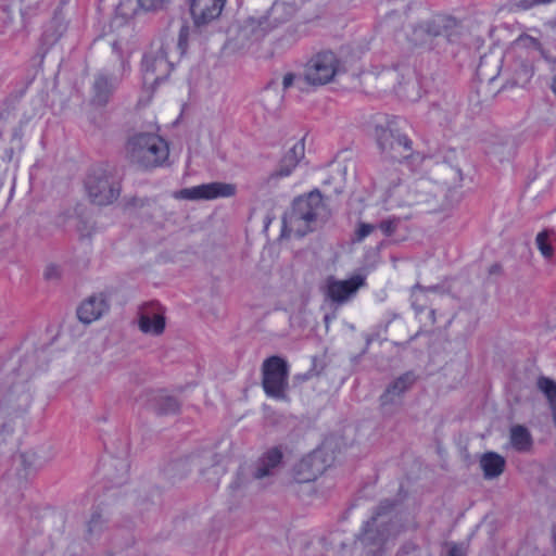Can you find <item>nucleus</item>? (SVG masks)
Masks as SVG:
<instances>
[{
	"mask_svg": "<svg viewBox=\"0 0 556 556\" xmlns=\"http://www.w3.org/2000/svg\"><path fill=\"white\" fill-rule=\"evenodd\" d=\"M323 210L320 192L312 191L306 195L299 197L294 200L291 210L283 216L281 235L283 237L305 236L313 230Z\"/></svg>",
	"mask_w": 556,
	"mask_h": 556,
	"instance_id": "f257e3e1",
	"label": "nucleus"
},
{
	"mask_svg": "<svg viewBox=\"0 0 556 556\" xmlns=\"http://www.w3.org/2000/svg\"><path fill=\"white\" fill-rule=\"evenodd\" d=\"M126 155L130 162L151 168L161 166L168 159L167 142L155 132H138L126 143Z\"/></svg>",
	"mask_w": 556,
	"mask_h": 556,
	"instance_id": "f03ea898",
	"label": "nucleus"
},
{
	"mask_svg": "<svg viewBox=\"0 0 556 556\" xmlns=\"http://www.w3.org/2000/svg\"><path fill=\"white\" fill-rule=\"evenodd\" d=\"M128 43L121 38L112 42V50L118 56L119 63L114 67L113 73L101 71L94 76L92 84L91 101L97 105H105L116 90L125 74L130 70L128 58Z\"/></svg>",
	"mask_w": 556,
	"mask_h": 556,
	"instance_id": "7ed1b4c3",
	"label": "nucleus"
},
{
	"mask_svg": "<svg viewBox=\"0 0 556 556\" xmlns=\"http://www.w3.org/2000/svg\"><path fill=\"white\" fill-rule=\"evenodd\" d=\"M128 479V466L126 463L119 464V470L116 477H110L111 485L106 486L103 494L100 495L96 504L92 505V520L98 521L102 518L114 517L119 513L127 502L130 501L124 489Z\"/></svg>",
	"mask_w": 556,
	"mask_h": 556,
	"instance_id": "20e7f679",
	"label": "nucleus"
},
{
	"mask_svg": "<svg viewBox=\"0 0 556 556\" xmlns=\"http://www.w3.org/2000/svg\"><path fill=\"white\" fill-rule=\"evenodd\" d=\"M377 141L386 157L393 161L404 162V166L412 172L422 163H429L430 160L419 153H412V141L405 135L394 134L389 124L387 129L377 130Z\"/></svg>",
	"mask_w": 556,
	"mask_h": 556,
	"instance_id": "39448f33",
	"label": "nucleus"
},
{
	"mask_svg": "<svg viewBox=\"0 0 556 556\" xmlns=\"http://www.w3.org/2000/svg\"><path fill=\"white\" fill-rule=\"evenodd\" d=\"M397 179L394 173H390L382 188L386 190L383 200L388 207L415 205L428 201V195L432 192V184L429 179L420 177L415 180L417 190L412 192V186L402 182H395Z\"/></svg>",
	"mask_w": 556,
	"mask_h": 556,
	"instance_id": "423d86ee",
	"label": "nucleus"
},
{
	"mask_svg": "<svg viewBox=\"0 0 556 556\" xmlns=\"http://www.w3.org/2000/svg\"><path fill=\"white\" fill-rule=\"evenodd\" d=\"M281 458L282 453L278 447L268 450L258 458L253 467L243 466L239 469L236 480L232 482V488L240 490L243 488L254 489L261 486V480L273 475Z\"/></svg>",
	"mask_w": 556,
	"mask_h": 556,
	"instance_id": "0eeeda50",
	"label": "nucleus"
},
{
	"mask_svg": "<svg viewBox=\"0 0 556 556\" xmlns=\"http://www.w3.org/2000/svg\"><path fill=\"white\" fill-rule=\"evenodd\" d=\"M293 13L294 8L292 4L275 2L266 16L248 18L239 30V38L258 40L270 28L287 21Z\"/></svg>",
	"mask_w": 556,
	"mask_h": 556,
	"instance_id": "6e6552de",
	"label": "nucleus"
},
{
	"mask_svg": "<svg viewBox=\"0 0 556 556\" xmlns=\"http://www.w3.org/2000/svg\"><path fill=\"white\" fill-rule=\"evenodd\" d=\"M173 70V62L168 59V46L160 45L146 53L142 60L143 85L153 88L165 79Z\"/></svg>",
	"mask_w": 556,
	"mask_h": 556,
	"instance_id": "1a4fd4ad",
	"label": "nucleus"
},
{
	"mask_svg": "<svg viewBox=\"0 0 556 556\" xmlns=\"http://www.w3.org/2000/svg\"><path fill=\"white\" fill-rule=\"evenodd\" d=\"M289 368L285 359L271 356L263 364V388L265 393L274 399L286 397Z\"/></svg>",
	"mask_w": 556,
	"mask_h": 556,
	"instance_id": "9d476101",
	"label": "nucleus"
},
{
	"mask_svg": "<svg viewBox=\"0 0 556 556\" xmlns=\"http://www.w3.org/2000/svg\"><path fill=\"white\" fill-rule=\"evenodd\" d=\"M339 60L333 52L326 51L312 58L304 71V78L311 85H325L330 83L339 73Z\"/></svg>",
	"mask_w": 556,
	"mask_h": 556,
	"instance_id": "9b49d317",
	"label": "nucleus"
},
{
	"mask_svg": "<svg viewBox=\"0 0 556 556\" xmlns=\"http://www.w3.org/2000/svg\"><path fill=\"white\" fill-rule=\"evenodd\" d=\"M29 361H24L18 370L14 372L13 380L9 387L10 402L16 403V407L21 412H26L31 404V393L28 386L30 374Z\"/></svg>",
	"mask_w": 556,
	"mask_h": 556,
	"instance_id": "f8f14e48",
	"label": "nucleus"
},
{
	"mask_svg": "<svg viewBox=\"0 0 556 556\" xmlns=\"http://www.w3.org/2000/svg\"><path fill=\"white\" fill-rule=\"evenodd\" d=\"M236 191L237 188L233 184L216 181L181 189L175 193V197L186 200H215L230 198L236 194Z\"/></svg>",
	"mask_w": 556,
	"mask_h": 556,
	"instance_id": "ddd939ff",
	"label": "nucleus"
},
{
	"mask_svg": "<svg viewBox=\"0 0 556 556\" xmlns=\"http://www.w3.org/2000/svg\"><path fill=\"white\" fill-rule=\"evenodd\" d=\"M86 188L91 201L98 205L110 204L119 195L118 185L104 174L89 176Z\"/></svg>",
	"mask_w": 556,
	"mask_h": 556,
	"instance_id": "4468645a",
	"label": "nucleus"
},
{
	"mask_svg": "<svg viewBox=\"0 0 556 556\" xmlns=\"http://www.w3.org/2000/svg\"><path fill=\"white\" fill-rule=\"evenodd\" d=\"M365 278L361 275L352 276L346 280L328 278L325 292L328 299L336 303H343L349 300L364 285Z\"/></svg>",
	"mask_w": 556,
	"mask_h": 556,
	"instance_id": "2eb2a0df",
	"label": "nucleus"
},
{
	"mask_svg": "<svg viewBox=\"0 0 556 556\" xmlns=\"http://www.w3.org/2000/svg\"><path fill=\"white\" fill-rule=\"evenodd\" d=\"M325 469L326 459L324 458V447H321L299 462L294 469V478L300 483L309 482L315 480Z\"/></svg>",
	"mask_w": 556,
	"mask_h": 556,
	"instance_id": "dca6fc26",
	"label": "nucleus"
},
{
	"mask_svg": "<svg viewBox=\"0 0 556 556\" xmlns=\"http://www.w3.org/2000/svg\"><path fill=\"white\" fill-rule=\"evenodd\" d=\"M227 0H192L190 11L197 26L206 25L218 18Z\"/></svg>",
	"mask_w": 556,
	"mask_h": 556,
	"instance_id": "f3484780",
	"label": "nucleus"
},
{
	"mask_svg": "<svg viewBox=\"0 0 556 556\" xmlns=\"http://www.w3.org/2000/svg\"><path fill=\"white\" fill-rule=\"evenodd\" d=\"M139 328L147 334H161L165 329L163 308L159 304H152L143 308L139 317Z\"/></svg>",
	"mask_w": 556,
	"mask_h": 556,
	"instance_id": "a211bd4d",
	"label": "nucleus"
},
{
	"mask_svg": "<svg viewBox=\"0 0 556 556\" xmlns=\"http://www.w3.org/2000/svg\"><path fill=\"white\" fill-rule=\"evenodd\" d=\"M108 300L103 294H94L81 302L77 308V317L84 324H91L108 312Z\"/></svg>",
	"mask_w": 556,
	"mask_h": 556,
	"instance_id": "6ab92c4d",
	"label": "nucleus"
},
{
	"mask_svg": "<svg viewBox=\"0 0 556 556\" xmlns=\"http://www.w3.org/2000/svg\"><path fill=\"white\" fill-rule=\"evenodd\" d=\"M414 376L409 372L396 378L389 384L384 393L381 395V405L383 407L396 406L401 404L404 393L413 386Z\"/></svg>",
	"mask_w": 556,
	"mask_h": 556,
	"instance_id": "aec40b11",
	"label": "nucleus"
},
{
	"mask_svg": "<svg viewBox=\"0 0 556 556\" xmlns=\"http://www.w3.org/2000/svg\"><path fill=\"white\" fill-rule=\"evenodd\" d=\"M305 147L302 140L294 142L286 152L276 175L279 177L289 176L300 160L304 157Z\"/></svg>",
	"mask_w": 556,
	"mask_h": 556,
	"instance_id": "412c9836",
	"label": "nucleus"
},
{
	"mask_svg": "<svg viewBox=\"0 0 556 556\" xmlns=\"http://www.w3.org/2000/svg\"><path fill=\"white\" fill-rule=\"evenodd\" d=\"M387 523H366L359 535V541L365 546L379 548L388 541Z\"/></svg>",
	"mask_w": 556,
	"mask_h": 556,
	"instance_id": "4be33fe9",
	"label": "nucleus"
},
{
	"mask_svg": "<svg viewBox=\"0 0 556 556\" xmlns=\"http://www.w3.org/2000/svg\"><path fill=\"white\" fill-rule=\"evenodd\" d=\"M505 458L497 453L488 452L480 457V467L485 479H494L501 476L505 468Z\"/></svg>",
	"mask_w": 556,
	"mask_h": 556,
	"instance_id": "5701e85b",
	"label": "nucleus"
},
{
	"mask_svg": "<svg viewBox=\"0 0 556 556\" xmlns=\"http://www.w3.org/2000/svg\"><path fill=\"white\" fill-rule=\"evenodd\" d=\"M536 247L545 260L556 257V229H548L538 233Z\"/></svg>",
	"mask_w": 556,
	"mask_h": 556,
	"instance_id": "b1692460",
	"label": "nucleus"
},
{
	"mask_svg": "<svg viewBox=\"0 0 556 556\" xmlns=\"http://www.w3.org/2000/svg\"><path fill=\"white\" fill-rule=\"evenodd\" d=\"M532 437L523 426H514L510 429V444L518 452H529L532 447Z\"/></svg>",
	"mask_w": 556,
	"mask_h": 556,
	"instance_id": "393cba45",
	"label": "nucleus"
},
{
	"mask_svg": "<svg viewBox=\"0 0 556 556\" xmlns=\"http://www.w3.org/2000/svg\"><path fill=\"white\" fill-rule=\"evenodd\" d=\"M111 28L116 30L122 28L123 35H130L132 31V26L130 24V16H128L126 7L124 3H121L116 9V14L111 22Z\"/></svg>",
	"mask_w": 556,
	"mask_h": 556,
	"instance_id": "a878e982",
	"label": "nucleus"
},
{
	"mask_svg": "<svg viewBox=\"0 0 556 556\" xmlns=\"http://www.w3.org/2000/svg\"><path fill=\"white\" fill-rule=\"evenodd\" d=\"M400 511V504L395 501H382L377 506L376 511L366 521H378L379 519L392 518Z\"/></svg>",
	"mask_w": 556,
	"mask_h": 556,
	"instance_id": "bb28decb",
	"label": "nucleus"
},
{
	"mask_svg": "<svg viewBox=\"0 0 556 556\" xmlns=\"http://www.w3.org/2000/svg\"><path fill=\"white\" fill-rule=\"evenodd\" d=\"M396 92L409 101H416L421 97L418 83L414 78L407 80L404 85L400 84L396 88Z\"/></svg>",
	"mask_w": 556,
	"mask_h": 556,
	"instance_id": "cd10ccee",
	"label": "nucleus"
},
{
	"mask_svg": "<svg viewBox=\"0 0 556 556\" xmlns=\"http://www.w3.org/2000/svg\"><path fill=\"white\" fill-rule=\"evenodd\" d=\"M167 0H137V8L142 12L156 11L164 7Z\"/></svg>",
	"mask_w": 556,
	"mask_h": 556,
	"instance_id": "c85d7f7f",
	"label": "nucleus"
},
{
	"mask_svg": "<svg viewBox=\"0 0 556 556\" xmlns=\"http://www.w3.org/2000/svg\"><path fill=\"white\" fill-rule=\"evenodd\" d=\"M61 266L55 263H49L43 269V276L47 280H55L61 277Z\"/></svg>",
	"mask_w": 556,
	"mask_h": 556,
	"instance_id": "c756f323",
	"label": "nucleus"
},
{
	"mask_svg": "<svg viewBox=\"0 0 556 556\" xmlns=\"http://www.w3.org/2000/svg\"><path fill=\"white\" fill-rule=\"evenodd\" d=\"M375 228L376 227L371 224H366V223L359 224V226L357 227L356 232H355L356 241L364 240L366 237H368L375 230Z\"/></svg>",
	"mask_w": 556,
	"mask_h": 556,
	"instance_id": "7c9ffc66",
	"label": "nucleus"
},
{
	"mask_svg": "<svg viewBox=\"0 0 556 556\" xmlns=\"http://www.w3.org/2000/svg\"><path fill=\"white\" fill-rule=\"evenodd\" d=\"M370 505L368 503H356V504H353L352 506H350L348 508V510L345 511V516L344 518H357L358 515H356L355 513L356 511H366L368 509H370Z\"/></svg>",
	"mask_w": 556,
	"mask_h": 556,
	"instance_id": "2f4dec72",
	"label": "nucleus"
},
{
	"mask_svg": "<svg viewBox=\"0 0 556 556\" xmlns=\"http://www.w3.org/2000/svg\"><path fill=\"white\" fill-rule=\"evenodd\" d=\"M189 37V27L184 26L180 28L178 42H177V49L179 50L180 54H184L187 50V42Z\"/></svg>",
	"mask_w": 556,
	"mask_h": 556,
	"instance_id": "473e14b6",
	"label": "nucleus"
},
{
	"mask_svg": "<svg viewBox=\"0 0 556 556\" xmlns=\"http://www.w3.org/2000/svg\"><path fill=\"white\" fill-rule=\"evenodd\" d=\"M302 83L301 78L292 73H288L283 76L282 87L285 90L290 89L293 86H300Z\"/></svg>",
	"mask_w": 556,
	"mask_h": 556,
	"instance_id": "72a5a7b5",
	"label": "nucleus"
},
{
	"mask_svg": "<svg viewBox=\"0 0 556 556\" xmlns=\"http://www.w3.org/2000/svg\"><path fill=\"white\" fill-rule=\"evenodd\" d=\"M20 12L23 18L29 15L31 10L39 3L37 0H20Z\"/></svg>",
	"mask_w": 556,
	"mask_h": 556,
	"instance_id": "f704fd0d",
	"label": "nucleus"
},
{
	"mask_svg": "<svg viewBox=\"0 0 556 556\" xmlns=\"http://www.w3.org/2000/svg\"><path fill=\"white\" fill-rule=\"evenodd\" d=\"M396 227L394 219H387L380 223L379 228L386 236H390Z\"/></svg>",
	"mask_w": 556,
	"mask_h": 556,
	"instance_id": "c9c22d12",
	"label": "nucleus"
},
{
	"mask_svg": "<svg viewBox=\"0 0 556 556\" xmlns=\"http://www.w3.org/2000/svg\"><path fill=\"white\" fill-rule=\"evenodd\" d=\"M448 556H467V553L463 545L452 544L448 549Z\"/></svg>",
	"mask_w": 556,
	"mask_h": 556,
	"instance_id": "e433bc0d",
	"label": "nucleus"
},
{
	"mask_svg": "<svg viewBox=\"0 0 556 556\" xmlns=\"http://www.w3.org/2000/svg\"><path fill=\"white\" fill-rule=\"evenodd\" d=\"M166 402H167V407L162 408L163 413H165V414L173 413L178 408V404H177L176 400L168 397L166 400Z\"/></svg>",
	"mask_w": 556,
	"mask_h": 556,
	"instance_id": "4c0bfd02",
	"label": "nucleus"
},
{
	"mask_svg": "<svg viewBox=\"0 0 556 556\" xmlns=\"http://www.w3.org/2000/svg\"><path fill=\"white\" fill-rule=\"evenodd\" d=\"M0 432H1L2 437H3V439H5L7 435H9L10 433L13 432V428L10 425L2 424Z\"/></svg>",
	"mask_w": 556,
	"mask_h": 556,
	"instance_id": "58836bf2",
	"label": "nucleus"
},
{
	"mask_svg": "<svg viewBox=\"0 0 556 556\" xmlns=\"http://www.w3.org/2000/svg\"><path fill=\"white\" fill-rule=\"evenodd\" d=\"M43 518H50V517H55V511L51 508H48L46 509V513L45 515L42 516Z\"/></svg>",
	"mask_w": 556,
	"mask_h": 556,
	"instance_id": "ea45409f",
	"label": "nucleus"
},
{
	"mask_svg": "<svg viewBox=\"0 0 556 556\" xmlns=\"http://www.w3.org/2000/svg\"><path fill=\"white\" fill-rule=\"evenodd\" d=\"M417 291H421V288L416 287V288H415V290H414V292H413V296L415 298V300H414V302H413V305H414V306L416 305V301H417V299H418V293H417Z\"/></svg>",
	"mask_w": 556,
	"mask_h": 556,
	"instance_id": "a19ab883",
	"label": "nucleus"
},
{
	"mask_svg": "<svg viewBox=\"0 0 556 556\" xmlns=\"http://www.w3.org/2000/svg\"><path fill=\"white\" fill-rule=\"evenodd\" d=\"M220 471H222V469H220V467H219V466H214V467H213V473H214L215 476H218V475L220 473Z\"/></svg>",
	"mask_w": 556,
	"mask_h": 556,
	"instance_id": "79ce46f5",
	"label": "nucleus"
},
{
	"mask_svg": "<svg viewBox=\"0 0 556 556\" xmlns=\"http://www.w3.org/2000/svg\"><path fill=\"white\" fill-rule=\"evenodd\" d=\"M553 91L556 94V75H555V78H554V81H553Z\"/></svg>",
	"mask_w": 556,
	"mask_h": 556,
	"instance_id": "37998d69",
	"label": "nucleus"
},
{
	"mask_svg": "<svg viewBox=\"0 0 556 556\" xmlns=\"http://www.w3.org/2000/svg\"><path fill=\"white\" fill-rule=\"evenodd\" d=\"M553 538H554V542L556 544V527L554 528V531H553Z\"/></svg>",
	"mask_w": 556,
	"mask_h": 556,
	"instance_id": "c03bdc74",
	"label": "nucleus"
},
{
	"mask_svg": "<svg viewBox=\"0 0 556 556\" xmlns=\"http://www.w3.org/2000/svg\"><path fill=\"white\" fill-rule=\"evenodd\" d=\"M525 40H526V39H523V38H519V39H518V45H521Z\"/></svg>",
	"mask_w": 556,
	"mask_h": 556,
	"instance_id": "a18cd8bd",
	"label": "nucleus"
},
{
	"mask_svg": "<svg viewBox=\"0 0 556 556\" xmlns=\"http://www.w3.org/2000/svg\"><path fill=\"white\" fill-rule=\"evenodd\" d=\"M429 314L431 315V317H433L434 311H431Z\"/></svg>",
	"mask_w": 556,
	"mask_h": 556,
	"instance_id": "49530a36",
	"label": "nucleus"
}]
</instances>
